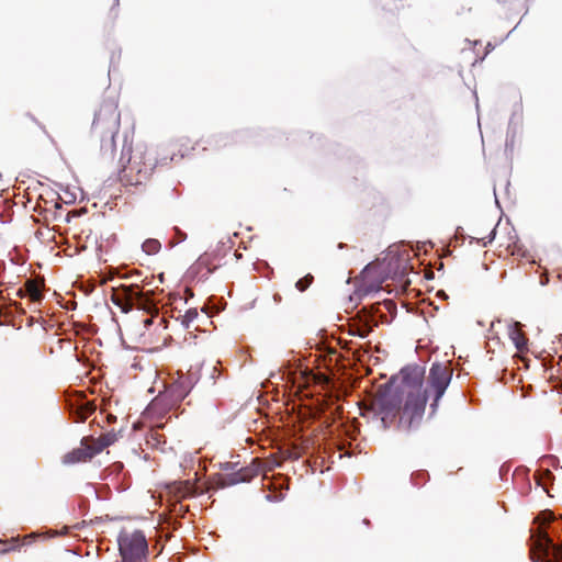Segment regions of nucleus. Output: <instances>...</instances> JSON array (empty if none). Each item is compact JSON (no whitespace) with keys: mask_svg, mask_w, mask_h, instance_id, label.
<instances>
[{"mask_svg":"<svg viewBox=\"0 0 562 562\" xmlns=\"http://www.w3.org/2000/svg\"><path fill=\"white\" fill-rule=\"evenodd\" d=\"M451 380L446 364L434 363L429 370L428 387L423 392L422 374L403 376L401 383L380 391L364 408L363 416L372 414L383 429L408 431L418 427L425 412L427 397L434 395L436 405Z\"/></svg>","mask_w":562,"mask_h":562,"instance_id":"1","label":"nucleus"},{"mask_svg":"<svg viewBox=\"0 0 562 562\" xmlns=\"http://www.w3.org/2000/svg\"><path fill=\"white\" fill-rule=\"evenodd\" d=\"M530 549L533 562H562V519H555L551 512H541L535 519Z\"/></svg>","mask_w":562,"mask_h":562,"instance_id":"2","label":"nucleus"},{"mask_svg":"<svg viewBox=\"0 0 562 562\" xmlns=\"http://www.w3.org/2000/svg\"><path fill=\"white\" fill-rule=\"evenodd\" d=\"M119 549L124 562H140L146 557L147 541L143 532L122 533Z\"/></svg>","mask_w":562,"mask_h":562,"instance_id":"3","label":"nucleus"},{"mask_svg":"<svg viewBox=\"0 0 562 562\" xmlns=\"http://www.w3.org/2000/svg\"><path fill=\"white\" fill-rule=\"evenodd\" d=\"M507 334L517 350L522 351L527 347V338L520 329V324L517 322L507 325Z\"/></svg>","mask_w":562,"mask_h":562,"instance_id":"4","label":"nucleus"},{"mask_svg":"<svg viewBox=\"0 0 562 562\" xmlns=\"http://www.w3.org/2000/svg\"><path fill=\"white\" fill-rule=\"evenodd\" d=\"M95 453L93 452L92 447H81L78 449H75L74 451L67 453L64 457V463L72 464L80 461H86L90 458H92Z\"/></svg>","mask_w":562,"mask_h":562,"instance_id":"5","label":"nucleus"},{"mask_svg":"<svg viewBox=\"0 0 562 562\" xmlns=\"http://www.w3.org/2000/svg\"><path fill=\"white\" fill-rule=\"evenodd\" d=\"M191 382L188 378L181 375L171 385V393L176 398H183L190 391Z\"/></svg>","mask_w":562,"mask_h":562,"instance_id":"6","label":"nucleus"},{"mask_svg":"<svg viewBox=\"0 0 562 562\" xmlns=\"http://www.w3.org/2000/svg\"><path fill=\"white\" fill-rule=\"evenodd\" d=\"M115 441H116V434H114V432H106V434L102 435L95 441L94 446L92 447L93 452L98 453V452H100L101 450H103L104 448L109 447L110 445H112Z\"/></svg>","mask_w":562,"mask_h":562,"instance_id":"7","label":"nucleus"},{"mask_svg":"<svg viewBox=\"0 0 562 562\" xmlns=\"http://www.w3.org/2000/svg\"><path fill=\"white\" fill-rule=\"evenodd\" d=\"M26 291H27V294L30 295V297L33 300V301H38L41 300V289L40 286L33 282V281H27L26 283Z\"/></svg>","mask_w":562,"mask_h":562,"instance_id":"8","label":"nucleus"},{"mask_svg":"<svg viewBox=\"0 0 562 562\" xmlns=\"http://www.w3.org/2000/svg\"><path fill=\"white\" fill-rule=\"evenodd\" d=\"M139 295H140V292L138 291L137 288H133V286L128 288L126 291V299H127L128 303L125 306H122V310L124 312L128 311L132 307V301L135 299H138Z\"/></svg>","mask_w":562,"mask_h":562,"instance_id":"9","label":"nucleus"},{"mask_svg":"<svg viewBox=\"0 0 562 562\" xmlns=\"http://www.w3.org/2000/svg\"><path fill=\"white\" fill-rule=\"evenodd\" d=\"M199 313L195 308H190L182 316V325L186 327H190V325L198 318Z\"/></svg>","mask_w":562,"mask_h":562,"instance_id":"10","label":"nucleus"},{"mask_svg":"<svg viewBox=\"0 0 562 562\" xmlns=\"http://www.w3.org/2000/svg\"><path fill=\"white\" fill-rule=\"evenodd\" d=\"M18 542H19V538H12L9 541H1L0 542V553H7L12 550H15L19 547Z\"/></svg>","mask_w":562,"mask_h":562,"instance_id":"11","label":"nucleus"},{"mask_svg":"<svg viewBox=\"0 0 562 562\" xmlns=\"http://www.w3.org/2000/svg\"><path fill=\"white\" fill-rule=\"evenodd\" d=\"M159 247H160V244L156 239H149V240L145 241L144 245H143V249L147 254H155V252H157Z\"/></svg>","mask_w":562,"mask_h":562,"instance_id":"12","label":"nucleus"},{"mask_svg":"<svg viewBox=\"0 0 562 562\" xmlns=\"http://www.w3.org/2000/svg\"><path fill=\"white\" fill-rule=\"evenodd\" d=\"M312 277L311 276H307L303 279H300L296 283H295V286L299 291H304L305 289L308 288V285L311 284V281H312Z\"/></svg>","mask_w":562,"mask_h":562,"instance_id":"13","label":"nucleus"},{"mask_svg":"<svg viewBox=\"0 0 562 562\" xmlns=\"http://www.w3.org/2000/svg\"><path fill=\"white\" fill-rule=\"evenodd\" d=\"M144 323V326L145 327H148L151 323H153V318L151 317H147L143 321Z\"/></svg>","mask_w":562,"mask_h":562,"instance_id":"14","label":"nucleus"}]
</instances>
